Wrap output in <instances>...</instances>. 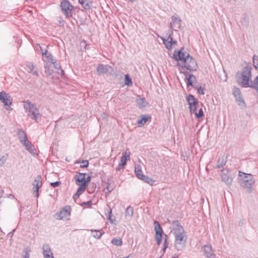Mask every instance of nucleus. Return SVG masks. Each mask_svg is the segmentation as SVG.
<instances>
[{
	"mask_svg": "<svg viewBox=\"0 0 258 258\" xmlns=\"http://www.w3.org/2000/svg\"><path fill=\"white\" fill-rule=\"evenodd\" d=\"M175 59L179 60L182 66L180 72L183 73L185 70L195 71L197 70L198 65L196 60L183 48L180 50H175L173 54Z\"/></svg>",
	"mask_w": 258,
	"mask_h": 258,
	"instance_id": "nucleus-1",
	"label": "nucleus"
},
{
	"mask_svg": "<svg viewBox=\"0 0 258 258\" xmlns=\"http://www.w3.org/2000/svg\"><path fill=\"white\" fill-rule=\"evenodd\" d=\"M175 237V247L178 250H181L184 246L186 242V236L183 227L178 222H174L172 230Z\"/></svg>",
	"mask_w": 258,
	"mask_h": 258,
	"instance_id": "nucleus-2",
	"label": "nucleus"
},
{
	"mask_svg": "<svg viewBox=\"0 0 258 258\" xmlns=\"http://www.w3.org/2000/svg\"><path fill=\"white\" fill-rule=\"evenodd\" d=\"M251 67H245L241 71L236 74V79L237 83L243 87H250L251 81Z\"/></svg>",
	"mask_w": 258,
	"mask_h": 258,
	"instance_id": "nucleus-3",
	"label": "nucleus"
},
{
	"mask_svg": "<svg viewBox=\"0 0 258 258\" xmlns=\"http://www.w3.org/2000/svg\"><path fill=\"white\" fill-rule=\"evenodd\" d=\"M238 175L242 177L240 179V185L249 193L252 192L253 189L255 179L253 175L239 171Z\"/></svg>",
	"mask_w": 258,
	"mask_h": 258,
	"instance_id": "nucleus-4",
	"label": "nucleus"
},
{
	"mask_svg": "<svg viewBox=\"0 0 258 258\" xmlns=\"http://www.w3.org/2000/svg\"><path fill=\"white\" fill-rule=\"evenodd\" d=\"M24 108L27 112L28 116L31 119L38 122L41 119V115L39 109L33 104L29 101L24 102Z\"/></svg>",
	"mask_w": 258,
	"mask_h": 258,
	"instance_id": "nucleus-5",
	"label": "nucleus"
},
{
	"mask_svg": "<svg viewBox=\"0 0 258 258\" xmlns=\"http://www.w3.org/2000/svg\"><path fill=\"white\" fill-rule=\"evenodd\" d=\"M60 7L61 12L67 18L72 17L73 14V6L69 1L67 0L62 1Z\"/></svg>",
	"mask_w": 258,
	"mask_h": 258,
	"instance_id": "nucleus-6",
	"label": "nucleus"
},
{
	"mask_svg": "<svg viewBox=\"0 0 258 258\" xmlns=\"http://www.w3.org/2000/svg\"><path fill=\"white\" fill-rule=\"evenodd\" d=\"M71 208L70 206L64 207L61 211L55 215L57 220H69L71 215Z\"/></svg>",
	"mask_w": 258,
	"mask_h": 258,
	"instance_id": "nucleus-7",
	"label": "nucleus"
},
{
	"mask_svg": "<svg viewBox=\"0 0 258 258\" xmlns=\"http://www.w3.org/2000/svg\"><path fill=\"white\" fill-rule=\"evenodd\" d=\"M0 100L4 103L5 106H8L7 110H11L12 108L10 107L12 102V98L11 96L5 91L0 92Z\"/></svg>",
	"mask_w": 258,
	"mask_h": 258,
	"instance_id": "nucleus-8",
	"label": "nucleus"
},
{
	"mask_svg": "<svg viewBox=\"0 0 258 258\" xmlns=\"http://www.w3.org/2000/svg\"><path fill=\"white\" fill-rule=\"evenodd\" d=\"M182 20L180 18L176 15H173L171 17L170 23V27L175 31H177L181 27Z\"/></svg>",
	"mask_w": 258,
	"mask_h": 258,
	"instance_id": "nucleus-9",
	"label": "nucleus"
},
{
	"mask_svg": "<svg viewBox=\"0 0 258 258\" xmlns=\"http://www.w3.org/2000/svg\"><path fill=\"white\" fill-rule=\"evenodd\" d=\"M42 178L40 175H38L33 183V195L35 197L38 198L39 196L38 193L39 189L42 186Z\"/></svg>",
	"mask_w": 258,
	"mask_h": 258,
	"instance_id": "nucleus-10",
	"label": "nucleus"
},
{
	"mask_svg": "<svg viewBox=\"0 0 258 258\" xmlns=\"http://www.w3.org/2000/svg\"><path fill=\"white\" fill-rule=\"evenodd\" d=\"M221 178L223 182L226 184L229 185L232 182V177L229 171L227 169H223L221 171Z\"/></svg>",
	"mask_w": 258,
	"mask_h": 258,
	"instance_id": "nucleus-11",
	"label": "nucleus"
},
{
	"mask_svg": "<svg viewBox=\"0 0 258 258\" xmlns=\"http://www.w3.org/2000/svg\"><path fill=\"white\" fill-rule=\"evenodd\" d=\"M154 223L155 225V231L156 232V240L157 244L158 245H160L161 242L163 230L159 223L157 221H155Z\"/></svg>",
	"mask_w": 258,
	"mask_h": 258,
	"instance_id": "nucleus-12",
	"label": "nucleus"
},
{
	"mask_svg": "<svg viewBox=\"0 0 258 258\" xmlns=\"http://www.w3.org/2000/svg\"><path fill=\"white\" fill-rule=\"evenodd\" d=\"M26 71L33 76H38V69L32 62H27L25 67Z\"/></svg>",
	"mask_w": 258,
	"mask_h": 258,
	"instance_id": "nucleus-13",
	"label": "nucleus"
},
{
	"mask_svg": "<svg viewBox=\"0 0 258 258\" xmlns=\"http://www.w3.org/2000/svg\"><path fill=\"white\" fill-rule=\"evenodd\" d=\"M204 254L208 258H215L216 256L214 253L211 244L205 245L203 247Z\"/></svg>",
	"mask_w": 258,
	"mask_h": 258,
	"instance_id": "nucleus-14",
	"label": "nucleus"
},
{
	"mask_svg": "<svg viewBox=\"0 0 258 258\" xmlns=\"http://www.w3.org/2000/svg\"><path fill=\"white\" fill-rule=\"evenodd\" d=\"M111 67L108 64H99L96 68L97 73L98 75H101L107 73Z\"/></svg>",
	"mask_w": 258,
	"mask_h": 258,
	"instance_id": "nucleus-15",
	"label": "nucleus"
},
{
	"mask_svg": "<svg viewBox=\"0 0 258 258\" xmlns=\"http://www.w3.org/2000/svg\"><path fill=\"white\" fill-rule=\"evenodd\" d=\"M164 44L165 45L166 48L168 50H171L172 48L173 45H176L177 41L173 40V38L171 35H169L167 38L162 39Z\"/></svg>",
	"mask_w": 258,
	"mask_h": 258,
	"instance_id": "nucleus-16",
	"label": "nucleus"
},
{
	"mask_svg": "<svg viewBox=\"0 0 258 258\" xmlns=\"http://www.w3.org/2000/svg\"><path fill=\"white\" fill-rule=\"evenodd\" d=\"M42 249L43 254L44 258H54L53 252L48 244H44L43 245Z\"/></svg>",
	"mask_w": 258,
	"mask_h": 258,
	"instance_id": "nucleus-17",
	"label": "nucleus"
},
{
	"mask_svg": "<svg viewBox=\"0 0 258 258\" xmlns=\"http://www.w3.org/2000/svg\"><path fill=\"white\" fill-rule=\"evenodd\" d=\"M86 175V173H77L75 176L76 184L81 185V183H84Z\"/></svg>",
	"mask_w": 258,
	"mask_h": 258,
	"instance_id": "nucleus-18",
	"label": "nucleus"
},
{
	"mask_svg": "<svg viewBox=\"0 0 258 258\" xmlns=\"http://www.w3.org/2000/svg\"><path fill=\"white\" fill-rule=\"evenodd\" d=\"M233 94L237 102H244L241 91L238 88H233Z\"/></svg>",
	"mask_w": 258,
	"mask_h": 258,
	"instance_id": "nucleus-19",
	"label": "nucleus"
},
{
	"mask_svg": "<svg viewBox=\"0 0 258 258\" xmlns=\"http://www.w3.org/2000/svg\"><path fill=\"white\" fill-rule=\"evenodd\" d=\"M17 135L20 142L22 144H26V142L28 141L27 135L24 131L19 130L17 133Z\"/></svg>",
	"mask_w": 258,
	"mask_h": 258,
	"instance_id": "nucleus-20",
	"label": "nucleus"
},
{
	"mask_svg": "<svg viewBox=\"0 0 258 258\" xmlns=\"http://www.w3.org/2000/svg\"><path fill=\"white\" fill-rule=\"evenodd\" d=\"M136 102L138 107L140 108L145 107L148 105V102L144 98H141L140 96H138L136 99Z\"/></svg>",
	"mask_w": 258,
	"mask_h": 258,
	"instance_id": "nucleus-21",
	"label": "nucleus"
},
{
	"mask_svg": "<svg viewBox=\"0 0 258 258\" xmlns=\"http://www.w3.org/2000/svg\"><path fill=\"white\" fill-rule=\"evenodd\" d=\"M42 55L45 57V58L48 62H51L52 64H54L56 63V60L55 59L53 58L52 55L49 53L47 50L45 51V52H42Z\"/></svg>",
	"mask_w": 258,
	"mask_h": 258,
	"instance_id": "nucleus-22",
	"label": "nucleus"
},
{
	"mask_svg": "<svg viewBox=\"0 0 258 258\" xmlns=\"http://www.w3.org/2000/svg\"><path fill=\"white\" fill-rule=\"evenodd\" d=\"M25 146L26 150L29 152L31 154H35V150L34 146L29 141L26 142V144H23Z\"/></svg>",
	"mask_w": 258,
	"mask_h": 258,
	"instance_id": "nucleus-23",
	"label": "nucleus"
},
{
	"mask_svg": "<svg viewBox=\"0 0 258 258\" xmlns=\"http://www.w3.org/2000/svg\"><path fill=\"white\" fill-rule=\"evenodd\" d=\"M90 231H91L92 236L97 239H99L104 233V232L102 230H91Z\"/></svg>",
	"mask_w": 258,
	"mask_h": 258,
	"instance_id": "nucleus-24",
	"label": "nucleus"
},
{
	"mask_svg": "<svg viewBox=\"0 0 258 258\" xmlns=\"http://www.w3.org/2000/svg\"><path fill=\"white\" fill-rule=\"evenodd\" d=\"M186 100L189 106L194 104H198V102L197 100L192 95H189L186 97Z\"/></svg>",
	"mask_w": 258,
	"mask_h": 258,
	"instance_id": "nucleus-25",
	"label": "nucleus"
},
{
	"mask_svg": "<svg viewBox=\"0 0 258 258\" xmlns=\"http://www.w3.org/2000/svg\"><path fill=\"white\" fill-rule=\"evenodd\" d=\"M124 215L126 219H131L133 215V208L131 206L127 207Z\"/></svg>",
	"mask_w": 258,
	"mask_h": 258,
	"instance_id": "nucleus-26",
	"label": "nucleus"
},
{
	"mask_svg": "<svg viewBox=\"0 0 258 258\" xmlns=\"http://www.w3.org/2000/svg\"><path fill=\"white\" fill-rule=\"evenodd\" d=\"M140 119L138 120L139 126H143L148 121V117L146 115H142L140 117Z\"/></svg>",
	"mask_w": 258,
	"mask_h": 258,
	"instance_id": "nucleus-27",
	"label": "nucleus"
},
{
	"mask_svg": "<svg viewBox=\"0 0 258 258\" xmlns=\"http://www.w3.org/2000/svg\"><path fill=\"white\" fill-rule=\"evenodd\" d=\"M187 86H193V83L196 81V77L193 75H189L186 78Z\"/></svg>",
	"mask_w": 258,
	"mask_h": 258,
	"instance_id": "nucleus-28",
	"label": "nucleus"
},
{
	"mask_svg": "<svg viewBox=\"0 0 258 258\" xmlns=\"http://www.w3.org/2000/svg\"><path fill=\"white\" fill-rule=\"evenodd\" d=\"M79 2L86 10L89 9L91 8V4L89 0H79Z\"/></svg>",
	"mask_w": 258,
	"mask_h": 258,
	"instance_id": "nucleus-29",
	"label": "nucleus"
},
{
	"mask_svg": "<svg viewBox=\"0 0 258 258\" xmlns=\"http://www.w3.org/2000/svg\"><path fill=\"white\" fill-rule=\"evenodd\" d=\"M140 179L144 181L145 182L149 183L150 185H152L154 183V180H153L151 178L147 176H145L144 175H142V177H141Z\"/></svg>",
	"mask_w": 258,
	"mask_h": 258,
	"instance_id": "nucleus-30",
	"label": "nucleus"
},
{
	"mask_svg": "<svg viewBox=\"0 0 258 258\" xmlns=\"http://www.w3.org/2000/svg\"><path fill=\"white\" fill-rule=\"evenodd\" d=\"M127 160V159H126L125 157H121L118 164L117 170H119L123 167V166L126 164Z\"/></svg>",
	"mask_w": 258,
	"mask_h": 258,
	"instance_id": "nucleus-31",
	"label": "nucleus"
},
{
	"mask_svg": "<svg viewBox=\"0 0 258 258\" xmlns=\"http://www.w3.org/2000/svg\"><path fill=\"white\" fill-rule=\"evenodd\" d=\"M135 172V173H136L137 176L139 178H140L141 177H142V175H143V172L141 170L140 166H139V165L136 166Z\"/></svg>",
	"mask_w": 258,
	"mask_h": 258,
	"instance_id": "nucleus-32",
	"label": "nucleus"
},
{
	"mask_svg": "<svg viewBox=\"0 0 258 258\" xmlns=\"http://www.w3.org/2000/svg\"><path fill=\"white\" fill-rule=\"evenodd\" d=\"M78 185L80 186V187L78 188L76 193L79 195H81L85 190L87 186H86L85 183H81V185Z\"/></svg>",
	"mask_w": 258,
	"mask_h": 258,
	"instance_id": "nucleus-33",
	"label": "nucleus"
},
{
	"mask_svg": "<svg viewBox=\"0 0 258 258\" xmlns=\"http://www.w3.org/2000/svg\"><path fill=\"white\" fill-rule=\"evenodd\" d=\"M250 88L258 92V76L253 81V82L251 83Z\"/></svg>",
	"mask_w": 258,
	"mask_h": 258,
	"instance_id": "nucleus-34",
	"label": "nucleus"
},
{
	"mask_svg": "<svg viewBox=\"0 0 258 258\" xmlns=\"http://www.w3.org/2000/svg\"><path fill=\"white\" fill-rule=\"evenodd\" d=\"M9 155L6 154L0 158V167H2L8 160Z\"/></svg>",
	"mask_w": 258,
	"mask_h": 258,
	"instance_id": "nucleus-35",
	"label": "nucleus"
},
{
	"mask_svg": "<svg viewBox=\"0 0 258 258\" xmlns=\"http://www.w3.org/2000/svg\"><path fill=\"white\" fill-rule=\"evenodd\" d=\"M111 243L117 246H121L122 244V240L120 238H113L111 240Z\"/></svg>",
	"mask_w": 258,
	"mask_h": 258,
	"instance_id": "nucleus-36",
	"label": "nucleus"
},
{
	"mask_svg": "<svg viewBox=\"0 0 258 258\" xmlns=\"http://www.w3.org/2000/svg\"><path fill=\"white\" fill-rule=\"evenodd\" d=\"M124 82H125V85H126L127 86H130V85H132V79L128 74H126L125 76Z\"/></svg>",
	"mask_w": 258,
	"mask_h": 258,
	"instance_id": "nucleus-37",
	"label": "nucleus"
},
{
	"mask_svg": "<svg viewBox=\"0 0 258 258\" xmlns=\"http://www.w3.org/2000/svg\"><path fill=\"white\" fill-rule=\"evenodd\" d=\"M219 78L223 82H226L227 81V75L224 70H223L222 73L219 75Z\"/></svg>",
	"mask_w": 258,
	"mask_h": 258,
	"instance_id": "nucleus-38",
	"label": "nucleus"
},
{
	"mask_svg": "<svg viewBox=\"0 0 258 258\" xmlns=\"http://www.w3.org/2000/svg\"><path fill=\"white\" fill-rule=\"evenodd\" d=\"M253 66L256 69H258V56L254 55L253 56Z\"/></svg>",
	"mask_w": 258,
	"mask_h": 258,
	"instance_id": "nucleus-39",
	"label": "nucleus"
},
{
	"mask_svg": "<svg viewBox=\"0 0 258 258\" xmlns=\"http://www.w3.org/2000/svg\"><path fill=\"white\" fill-rule=\"evenodd\" d=\"M45 73L46 75V76H49L52 74V70L50 69L49 66H45Z\"/></svg>",
	"mask_w": 258,
	"mask_h": 258,
	"instance_id": "nucleus-40",
	"label": "nucleus"
},
{
	"mask_svg": "<svg viewBox=\"0 0 258 258\" xmlns=\"http://www.w3.org/2000/svg\"><path fill=\"white\" fill-rule=\"evenodd\" d=\"M165 238L164 242V247L162 249L163 253H164L165 252V250L168 245V243L167 242V236L166 235H165Z\"/></svg>",
	"mask_w": 258,
	"mask_h": 258,
	"instance_id": "nucleus-41",
	"label": "nucleus"
},
{
	"mask_svg": "<svg viewBox=\"0 0 258 258\" xmlns=\"http://www.w3.org/2000/svg\"><path fill=\"white\" fill-rule=\"evenodd\" d=\"M198 104H194V105H192L191 106H189V108H190V112L192 113H194L197 108H198Z\"/></svg>",
	"mask_w": 258,
	"mask_h": 258,
	"instance_id": "nucleus-42",
	"label": "nucleus"
},
{
	"mask_svg": "<svg viewBox=\"0 0 258 258\" xmlns=\"http://www.w3.org/2000/svg\"><path fill=\"white\" fill-rule=\"evenodd\" d=\"M198 92L199 94L204 95L205 94V88L202 86H200L198 88Z\"/></svg>",
	"mask_w": 258,
	"mask_h": 258,
	"instance_id": "nucleus-43",
	"label": "nucleus"
},
{
	"mask_svg": "<svg viewBox=\"0 0 258 258\" xmlns=\"http://www.w3.org/2000/svg\"><path fill=\"white\" fill-rule=\"evenodd\" d=\"M89 165V162L87 160H83L81 162L80 167L82 168L87 167Z\"/></svg>",
	"mask_w": 258,
	"mask_h": 258,
	"instance_id": "nucleus-44",
	"label": "nucleus"
},
{
	"mask_svg": "<svg viewBox=\"0 0 258 258\" xmlns=\"http://www.w3.org/2000/svg\"><path fill=\"white\" fill-rule=\"evenodd\" d=\"M194 113L196 114L197 118H201L203 116V111L201 108L199 110L198 113L196 111Z\"/></svg>",
	"mask_w": 258,
	"mask_h": 258,
	"instance_id": "nucleus-45",
	"label": "nucleus"
},
{
	"mask_svg": "<svg viewBox=\"0 0 258 258\" xmlns=\"http://www.w3.org/2000/svg\"><path fill=\"white\" fill-rule=\"evenodd\" d=\"M225 165V162L224 161L223 159L222 160H219L218 161V164H217V167L218 168H221L223 167V165Z\"/></svg>",
	"mask_w": 258,
	"mask_h": 258,
	"instance_id": "nucleus-46",
	"label": "nucleus"
},
{
	"mask_svg": "<svg viewBox=\"0 0 258 258\" xmlns=\"http://www.w3.org/2000/svg\"><path fill=\"white\" fill-rule=\"evenodd\" d=\"M130 155H131V152H130V151L128 149H127V150H126L125 152L123 153V156H122V157H125V158L126 159H129Z\"/></svg>",
	"mask_w": 258,
	"mask_h": 258,
	"instance_id": "nucleus-47",
	"label": "nucleus"
},
{
	"mask_svg": "<svg viewBox=\"0 0 258 258\" xmlns=\"http://www.w3.org/2000/svg\"><path fill=\"white\" fill-rule=\"evenodd\" d=\"M60 184L61 182L60 181H56L54 182H51L50 183V185L53 187H56L59 186L60 185Z\"/></svg>",
	"mask_w": 258,
	"mask_h": 258,
	"instance_id": "nucleus-48",
	"label": "nucleus"
},
{
	"mask_svg": "<svg viewBox=\"0 0 258 258\" xmlns=\"http://www.w3.org/2000/svg\"><path fill=\"white\" fill-rule=\"evenodd\" d=\"M91 180V177L90 176H88L87 178L85 177V181L84 182L83 184L85 183L86 186H87L89 182H90Z\"/></svg>",
	"mask_w": 258,
	"mask_h": 258,
	"instance_id": "nucleus-49",
	"label": "nucleus"
},
{
	"mask_svg": "<svg viewBox=\"0 0 258 258\" xmlns=\"http://www.w3.org/2000/svg\"><path fill=\"white\" fill-rule=\"evenodd\" d=\"M25 251L26 252V254L24 258H29V252L30 251V250L28 248H25Z\"/></svg>",
	"mask_w": 258,
	"mask_h": 258,
	"instance_id": "nucleus-50",
	"label": "nucleus"
},
{
	"mask_svg": "<svg viewBox=\"0 0 258 258\" xmlns=\"http://www.w3.org/2000/svg\"><path fill=\"white\" fill-rule=\"evenodd\" d=\"M112 217L111 210H110V211L108 212V219L110 221L111 223L113 222V220L111 219Z\"/></svg>",
	"mask_w": 258,
	"mask_h": 258,
	"instance_id": "nucleus-51",
	"label": "nucleus"
},
{
	"mask_svg": "<svg viewBox=\"0 0 258 258\" xmlns=\"http://www.w3.org/2000/svg\"><path fill=\"white\" fill-rule=\"evenodd\" d=\"M80 195H78V194L76 193L74 196H73V199L75 201H76L79 197Z\"/></svg>",
	"mask_w": 258,
	"mask_h": 258,
	"instance_id": "nucleus-52",
	"label": "nucleus"
},
{
	"mask_svg": "<svg viewBox=\"0 0 258 258\" xmlns=\"http://www.w3.org/2000/svg\"><path fill=\"white\" fill-rule=\"evenodd\" d=\"M92 203L91 201H89V202H84L82 203V206H84V205H91Z\"/></svg>",
	"mask_w": 258,
	"mask_h": 258,
	"instance_id": "nucleus-53",
	"label": "nucleus"
},
{
	"mask_svg": "<svg viewBox=\"0 0 258 258\" xmlns=\"http://www.w3.org/2000/svg\"><path fill=\"white\" fill-rule=\"evenodd\" d=\"M54 64V67L56 69H59L60 68V66L58 64L56 63H56H54V64Z\"/></svg>",
	"mask_w": 258,
	"mask_h": 258,
	"instance_id": "nucleus-54",
	"label": "nucleus"
},
{
	"mask_svg": "<svg viewBox=\"0 0 258 258\" xmlns=\"http://www.w3.org/2000/svg\"><path fill=\"white\" fill-rule=\"evenodd\" d=\"M178 257L177 254H175L174 255V256H172V257H171V258H176V257Z\"/></svg>",
	"mask_w": 258,
	"mask_h": 258,
	"instance_id": "nucleus-55",
	"label": "nucleus"
},
{
	"mask_svg": "<svg viewBox=\"0 0 258 258\" xmlns=\"http://www.w3.org/2000/svg\"><path fill=\"white\" fill-rule=\"evenodd\" d=\"M130 257V255H128L127 256H124V257H123L122 258H129Z\"/></svg>",
	"mask_w": 258,
	"mask_h": 258,
	"instance_id": "nucleus-56",
	"label": "nucleus"
},
{
	"mask_svg": "<svg viewBox=\"0 0 258 258\" xmlns=\"http://www.w3.org/2000/svg\"><path fill=\"white\" fill-rule=\"evenodd\" d=\"M128 1H130V2H132L134 1V0H128Z\"/></svg>",
	"mask_w": 258,
	"mask_h": 258,
	"instance_id": "nucleus-57",
	"label": "nucleus"
}]
</instances>
